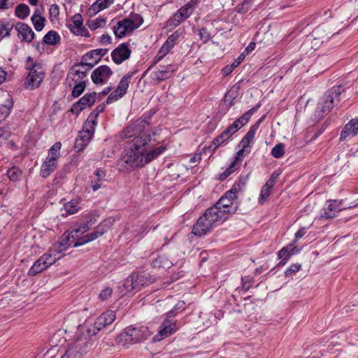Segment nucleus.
<instances>
[{
	"label": "nucleus",
	"mask_w": 358,
	"mask_h": 358,
	"mask_svg": "<svg viewBox=\"0 0 358 358\" xmlns=\"http://www.w3.org/2000/svg\"><path fill=\"white\" fill-rule=\"evenodd\" d=\"M156 133L152 131L150 136H147L144 141H141V145H137V140L132 144L135 151H127L118 162L119 169L123 172H129L136 168L143 166L149 163L161 153H162L166 148L160 145L148 152V150L152 148L155 145Z\"/></svg>",
	"instance_id": "nucleus-1"
},
{
	"label": "nucleus",
	"mask_w": 358,
	"mask_h": 358,
	"mask_svg": "<svg viewBox=\"0 0 358 358\" xmlns=\"http://www.w3.org/2000/svg\"><path fill=\"white\" fill-rule=\"evenodd\" d=\"M115 316V311L107 310L99 315L94 324L80 325L76 335V345L90 348L92 345V338L100 330L111 324L114 322Z\"/></svg>",
	"instance_id": "nucleus-2"
},
{
	"label": "nucleus",
	"mask_w": 358,
	"mask_h": 358,
	"mask_svg": "<svg viewBox=\"0 0 358 358\" xmlns=\"http://www.w3.org/2000/svg\"><path fill=\"white\" fill-rule=\"evenodd\" d=\"M151 334L148 327L130 325L124 328L117 336L116 342L117 345L127 349L133 345L144 342Z\"/></svg>",
	"instance_id": "nucleus-3"
},
{
	"label": "nucleus",
	"mask_w": 358,
	"mask_h": 358,
	"mask_svg": "<svg viewBox=\"0 0 358 358\" xmlns=\"http://www.w3.org/2000/svg\"><path fill=\"white\" fill-rule=\"evenodd\" d=\"M152 132L150 124L144 120L138 119L127 126L120 133L121 138H131L127 142V152L135 151L136 150L132 146L135 141L137 140L138 143L136 144L140 145L141 141H144Z\"/></svg>",
	"instance_id": "nucleus-4"
},
{
	"label": "nucleus",
	"mask_w": 358,
	"mask_h": 358,
	"mask_svg": "<svg viewBox=\"0 0 358 358\" xmlns=\"http://www.w3.org/2000/svg\"><path fill=\"white\" fill-rule=\"evenodd\" d=\"M341 93V86L332 87L325 93L316 110L315 115L318 119L322 118L326 114L329 113L335 104L341 101L340 96Z\"/></svg>",
	"instance_id": "nucleus-5"
},
{
	"label": "nucleus",
	"mask_w": 358,
	"mask_h": 358,
	"mask_svg": "<svg viewBox=\"0 0 358 358\" xmlns=\"http://www.w3.org/2000/svg\"><path fill=\"white\" fill-rule=\"evenodd\" d=\"M143 23V18L138 14L130 15L128 18L123 19L117 22L113 27V32L116 37L121 38L131 34Z\"/></svg>",
	"instance_id": "nucleus-6"
},
{
	"label": "nucleus",
	"mask_w": 358,
	"mask_h": 358,
	"mask_svg": "<svg viewBox=\"0 0 358 358\" xmlns=\"http://www.w3.org/2000/svg\"><path fill=\"white\" fill-rule=\"evenodd\" d=\"M99 215L94 213H90L83 217V220L74 224L71 234L66 236V242L64 243L65 239H63L62 245L65 246L67 244H71L68 242L73 243L75 237H78L87 232L92 225L97 221Z\"/></svg>",
	"instance_id": "nucleus-7"
},
{
	"label": "nucleus",
	"mask_w": 358,
	"mask_h": 358,
	"mask_svg": "<svg viewBox=\"0 0 358 358\" xmlns=\"http://www.w3.org/2000/svg\"><path fill=\"white\" fill-rule=\"evenodd\" d=\"M198 4L197 0H190L182 6L166 22L167 27H176L182 22L187 19L194 12Z\"/></svg>",
	"instance_id": "nucleus-8"
},
{
	"label": "nucleus",
	"mask_w": 358,
	"mask_h": 358,
	"mask_svg": "<svg viewBox=\"0 0 358 358\" xmlns=\"http://www.w3.org/2000/svg\"><path fill=\"white\" fill-rule=\"evenodd\" d=\"M62 144L55 143L49 150L48 155L41 168V175L43 178L48 177L57 166V160L59 157Z\"/></svg>",
	"instance_id": "nucleus-9"
},
{
	"label": "nucleus",
	"mask_w": 358,
	"mask_h": 358,
	"mask_svg": "<svg viewBox=\"0 0 358 358\" xmlns=\"http://www.w3.org/2000/svg\"><path fill=\"white\" fill-rule=\"evenodd\" d=\"M173 316V310L168 313L166 318L161 324L158 333L152 338L154 342L162 341L173 334L177 330L178 327L175 322H172L169 318Z\"/></svg>",
	"instance_id": "nucleus-10"
},
{
	"label": "nucleus",
	"mask_w": 358,
	"mask_h": 358,
	"mask_svg": "<svg viewBox=\"0 0 358 358\" xmlns=\"http://www.w3.org/2000/svg\"><path fill=\"white\" fill-rule=\"evenodd\" d=\"M329 27L319 26L315 28L311 34L307 37V41L312 43V48L316 49L321 43L330 38L331 32Z\"/></svg>",
	"instance_id": "nucleus-11"
},
{
	"label": "nucleus",
	"mask_w": 358,
	"mask_h": 358,
	"mask_svg": "<svg viewBox=\"0 0 358 358\" xmlns=\"http://www.w3.org/2000/svg\"><path fill=\"white\" fill-rule=\"evenodd\" d=\"M134 72H131L122 78L116 89L108 96L106 101L108 103H111L113 101H117V99L122 98L127 93L130 83V79L134 76Z\"/></svg>",
	"instance_id": "nucleus-12"
},
{
	"label": "nucleus",
	"mask_w": 358,
	"mask_h": 358,
	"mask_svg": "<svg viewBox=\"0 0 358 358\" xmlns=\"http://www.w3.org/2000/svg\"><path fill=\"white\" fill-rule=\"evenodd\" d=\"M67 27L75 35L85 37L90 36L87 29L83 26V20L80 14L74 15L71 21L68 23Z\"/></svg>",
	"instance_id": "nucleus-13"
},
{
	"label": "nucleus",
	"mask_w": 358,
	"mask_h": 358,
	"mask_svg": "<svg viewBox=\"0 0 358 358\" xmlns=\"http://www.w3.org/2000/svg\"><path fill=\"white\" fill-rule=\"evenodd\" d=\"M44 78V72L43 67H36L34 70L29 72L25 80V86L29 89L37 88L43 81Z\"/></svg>",
	"instance_id": "nucleus-14"
},
{
	"label": "nucleus",
	"mask_w": 358,
	"mask_h": 358,
	"mask_svg": "<svg viewBox=\"0 0 358 358\" xmlns=\"http://www.w3.org/2000/svg\"><path fill=\"white\" fill-rule=\"evenodd\" d=\"M206 219L214 226L217 222H223L228 217L220 208L217 207L215 204L212 207L208 208L203 213Z\"/></svg>",
	"instance_id": "nucleus-15"
},
{
	"label": "nucleus",
	"mask_w": 358,
	"mask_h": 358,
	"mask_svg": "<svg viewBox=\"0 0 358 358\" xmlns=\"http://www.w3.org/2000/svg\"><path fill=\"white\" fill-rule=\"evenodd\" d=\"M131 53V50L129 49V45L125 43H122L112 51L111 57L116 64H120L129 58Z\"/></svg>",
	"instance_id": "nucleus-16"
},
{
	"label": "nucleus",
	"mask_w": 358,
	"mask_h": 358,
	"mask_svg": "<svg viewBox=\"0 0 358 358\" xmlns=\"http://www.w3.org/2000/svg\"><path fill=\"white\" fill-rule=\"evenodd\" d=\"M96 99V92L86 94L85 96L80 98L78 102H76L72 106L71 109V112L74 114L78 115L84 108L92 106L94 103Z\"/></svg>",
	"instance_id": "nucleus-17"
},
{
	"label": "nucleus",
	"mask_w": 358,
	"mask_h": 358,
	"mask_svg": "<svg viewBox=\"0 0 358 358\" xmlns=\"http://www.w3.org/2000/svg\"><path fill=\"white\" fill-rule=\"evenodd\" d=\"M113 71L106 65H102L94 69L91 75V78L95 84H103L112 76Z\"/></svg>",
	"instance_id": "nucleus-18"
},
{
	"label": "nucleus",
	"mask_w": 358,
	"mask_h": 358,
	"mask_svg": "<svg viewBox=\"0 0 358 358\" xmlns=\"http://www.w3.org/2000/svg\"><path fill=\"white\" fill-rule=\"evenodd\" d=\"M17 31V36L22 41L30 43L33 41L35 34L31 28L24 22H17L14 26Z\"/></svg>",
	"instance_id": "nucleus-19"
},
{
	"label": "nucleus",
	"mask_w": 358,
	"mask_h": 358,
	"mask_svg": "<svg viewBox=\"0 0 358 358\" xmlns=\"http://www.w3.org/2000/svg\"><path fill=\"white\" fill-rule=\"evenodd\" d=\"M213 227V226L206 219V216L202 215L194 225L192 233L196 236H201L208 233Z\"/></svg>",
	"instance_id": "nucleus-20"
},
{
	"label": "nucleus",
	"mask_w": 358,
	"mask_h": 358,
	"mask_svg": "<svg viewBox=\"0 0 358 358\" xmlns=\"http://www.w3.org/2000/svg\"><path fill=\"white\" fill-rule=\"evenodd\" d=\"M215 205L227 215L234 214L238 210L236 201L229 200L227 197L222 196Z\"/></svg>",
	"instance_id": "nucleus-21"
},
{
	"label": "nucleus",
	"mask_w": 358,
	"mask_h": 358,
	"mask_svg": "<svg viewBox=\"0 0 358 358\" xmlns=\"http://www.w3.org/2000/svg\"><path fill=\"white\" fill-rule=\"evenodd\" d=\"M358 134V120L352 119L345 124L341 133L340 140L344 141L349 136H355Z\"/></svg>",
	"instance_id": "nucleus-22"
},
{
	"label": "nucleus",
	"mask_w": 358,
	"mask_h": 358,
	"mask_svg": "<svg viewBox=\"0 0 358 358\" xmlns=\"http://www.w3.org/2000/svg\"><path fill=\"white\" fill-rule=\"evenodd\" d=\"M77 337L71 344L69 348L60 358H80L83 352L87 349V347H78L76 345Z\"/></svg>",
	"instance_id": "nucleus-23"
},
{
	"label": "nucleus",
	"mask_w": 358,
	"mask_h": 358,
	"mask_svg": "<svg viewBox=\"0 0 358 358\" xmlns=\"http://www.w3.org/2000/svg\"><path fill=\"white\" fill-rule=\"evenodd\" d=\"M174 72L175 69L173 68L172 65L170 64L168 65L166 68H163L162 69L152 72L151 74V78L153 80L161 82L170 78Z\"/></svg>",
	"instance_id": "nucleus-24"
},
{
	"label": "nucleus",
	"mask_w": 358,
	"mask_h": 358,
	"mask_svg": "<svg viewBox=\"0 0 358 358\" xmlns=\"http://www.w3.org/2000/svg\"><path fill=\"white\" fill-rule=\"evenodd\" d=\"M132 275L134 276L136 290H139L142 287L153 282V279L148 273H132Z\"/></svg>",
	"instance_id": "nucleus-25"
},
{
	"label": "nucleus",
	"mask_w": 358,
	"mask_h": 358,
	"mask_svg": "<svg viewBox=\"0 0 358 358\" xmlns=\"http://www.w3.org/2000/svg\"><path fill=\"white\" fill-rule=\"evenodd\" d=\"M245 185V179L241 178L238 182H236L231 189L227 191L225 194L222 197H227L229 200L236 201V194L239 192H242L243 187Z\"/></svg>",
	"instance_id": "nucleus-26"
},
{
	"label": "nucleus",
	"mask_w": 358,
	"mask_h": 358,
	"mask_svg": "<svg viewBox=\"0 0 358 358\" xmlns=\"http://www.w3.org/2000/svg\"><path fill=\"white\" fill-rule=\"evenodd\" d=\"M101 236H103L101 234V233L95 228L93 232L86 234V235L79 238L74 243V247L83 245L85 243H87L89 242H91L92 241L97 239L98 238H99Z\"/></svg>",
	"instance_id": "nucleus-27"
},
{
	"label": "nucleus",
	"mask_w": 358,
	"mask_h": 358,
	"mask_svg": "<svg viewBox=\"0 0 358 358\" xmlns=\"http://www.w3.org/2000/svg\"><path fill=\"white\" fill-rule=\"evenodd\" d=\"M45 258V256H41L38 260H36L29 270L28 275L34 276L47 268L48 266L44 260Z\"/></svg>",
	"instance_id": "nucleus-28"
},
{
	"label": "nucleus",
	"mask_w": 358,
	"mask_h": 358,
	"mask_svg": "<svg viewBox=\"0 0 358 358\" xmlns=\"http://www.w3.org/2000/svg\"><path fill=\"white\" fill-rule=\"evenodd\" d=\"M341 210V208L337 201H329L327 206L325 208L324 214L322 216L327 219L331 218L335 216L336 212Z\"/></svg>",
	"instance_id": "nucleus-29"
},
{
	"label": "nucleus",
	"mask_w": 358,
	"mask_h": 358,
	"mask_svg": "<svg viewBox=\"0 0 358 358\" xmlns=\"http://www.w3.org/2000/svg\"><path fill=\"white\" fill-rule=\"evenodd\" d=\"M87 74H84L83 71L77 70L76 67H71L68 73V79H71L76 84H80L85 82V78Z\"/></svg>",
	"instance_id": "nucleus-30"
},
{
	"label": "nucleus",
	"mask_w": 358,
	"mask_h": 358,
	"mask_svg": "<svg viewBox=\"0 0 358 358\" xmlns=\"http://www.w3.org/2000/svg\"><path fill=\"white\" fill-rule=\"evenodd\" d=\"M106 49H96L91 51L89 53H87L83 57V60L87 61L90 59H93L94 64H96L103 55H105L107 52Z\"/></svg>",
	"instance_id": "nucleus-31"
},
{
	"label": "nucleus",
	"mask_w": 358,
	"mask_h": 358,
	"mask_svg": "<svg viewBox=\"0 0 358 358\" xmlns=\"http://www.w3.org/2000/svg\"><path fill=\"white\" fill-rule=\"evenodd\" d=\"M114 0H96L90 7V12L96 14L101 10L107 8Z\"/></svg>",
	"instance_id": "nucleus-32"
},
{
	"label": "nucleus",
	"mask_w": 358,
	"mask_h": 358,
	"mask_svg": "<svg viewBox=\"0 0 358 358\" xmlns=\"http://www.w3.org/2000/svg\"><path fill=\"white\" fill-rule=\"evenodd\" d=\"M13 106V101L12 98L8 96L5 103L0 106V118L5 120L10 113V110Z\"/></svg>",
	"instance_id": "nucleus-33"
},
{
	"label": "nucleus",
	"mask_w": 358,
	"mask_h": 358,
	"mask_svg": "<svg viewBox=\"0 0 358 358\" xmlns=\"http://www.w3.org/2000/svg\"><path fill=\"white\" fill-rule=\"evenodd\" d=\"M79 202L78 200H72L64 205L62 215L67 216L77 213L79 210Z\"/></svg>",
	"instance_id": "nucleus-34"
},
{
	"label": "nucleus",
	"mask_w": 358,
	"mask_h": 358,
	"mask_svg": "<svg viewBox=\"0 0 358 358\" xmlns=\"http://www.w3.org/2000/svg\"><path fill=\"white\" fill-rule=\"evenodd\" d=\"M31 22L34 24L35 29L37 31H41L44 27L45 18L41 15L39 10H36L32 15Z\"/></svg>",
	"instance_id": "nucleus-35"
},
{
	"label": "nucleus",
	"mask_w": 358,
	"mask_h": 358,
	"mask_svg": "<svg viewBox=\"0 0 358 358\" xmlns=\"http://www.w3.org/2000/svg\"><path fill=\"white\" fill-rule=\"evenodd\" d=\"M240 166V160L238 159V157H236L233 162L230 164V165L227 168V169L220 175V180H224L228 176H229L232 173L235 171Z\"/></svg>",
	"instance_id": "nucleus-36"
},
{
	"label": "nucleus",
	"mask_w": 358,
	"mask_h": 358,
	"mask_svg": "<svg viewBox=\"0 0 358 358\" xmlns=\"http://www.w3.org/2000/svg\"><path fill=\"white\" fill-rule=\"evenodd\" d=\"M122 288L123 289L121 290L122 294H127L129 292L137 291L132 273L125 279Z\"/></svg>",
	"instance_id": "nucleus-37"
},
{
	"label": "nucleus",
	"mask_w": 358,
	"mask_h": 358,
	"mask_svg": "<svg viewBox=\"0 0 358 358\" xmlns=\"http://www.w3.org/2000/svg\"><path fill=\"white\" fill-rule=\"evenodd\" d=\"M60 36L55 31H48L43 37V42L45 44L54 45L60 41Z\"/></svg>",
	"instance_id": "nucleus-38"
},
{
	"label": "nucleus",
	"mask_w": 358,
	"mask_h": 358,
	"mask_svg": "<svg viewBox=\"0 0 358 358\" xmlns=\"http://www.w3.org/2000/svg\"><path fill=\"white\" fill-rule=\"evenodd\" d=\"M273 179L268 180L262 189L259 202L263 203L269 196L271 189L273 188Z\"/></svg>",
	"instance_id": "nucleus-39"
},
{
	"label": "nucleus",
	"mask_w": 358,
	"mask_h": 358,
	"mask_svg": "<svg viewBox=\"0 0 358 358\" xmlns=\"http://www.w3.org/2000/svg\"><path fill=\"white\" fill-rule=\"evenodd\" d=\"M60 251L57 250H50L48 252L43 254L42 256H45L44 259L48 267L52 265L57 260L60 259V257H56L57 254H59Z\"/></svg>",
	"instance_id": "nucleus-40"
},
{
	"label": "nucleus",
	"mask_w": 358,
	"mask_h": 358,
	"mask_svg": "<svg viewBox=\"0 0 358 358\" xmlns=\"http://www.w3.org/2000/svg\"><path fill=\"white\" fill-rule=\"evenodd\" d=\"M152 264L154 267H162L164 268H170L173 265L171 261L165 256H160L155 259L152 261Z\"/></svg>",
	"instance_id": "nucleus-41"
},
{
	"label": "nucleus",
	"mask_w": 358,
	"mask_h": 358,
	"mask_svg": "<svg viewBox=\"0 0 358 358\" xmlns=\"http://www.w3.org/2000/svg\"><path fill=\"white\" fill-rule=\"evenodd\" d=\"M13 27V24L9 22H0V39L10 36Z\"/></svg>",
	"instance_id": "nucleus-42"
},
{
	"label": "nucleus",
	"mask_w": 358,
	"mask_h": 358,
	"mask_svg": "<svg viewBox=\"0 0 358 358\" xmlns=\"http://www.w3.org/2000/svg\"><path fill=\"white\" fill-rule=\"evenodd\" d=\"M29 14V8L27 5L21 3L15 8V15L20 19L26 18Z\"/></svg>",
	"instance_id": "nucleus-43"
},
{
	"label": "nucleus",
	"mask_w": 358,
	"mask_h": 358,
	"mask_svg": "<svg viewBox=\"0 0 358 358\" xmlns=\"http://www.w3.org/2000/svg\"><path fill=\"white\" fill-rule=\"evenodd\" d=\"M22 171L17 167H12L7 171V175L10 180L13 181H17L22 178Z\"/></svg>",
	"instance_id": "nucleus-44"
},
{
	"label": "nucleus",
	"mask_w": 358,
	"mask_h": 358,
	"mask_svg": "<svg viewBox=\"0 0 358 358\" xmlns=\"http://www.w3.org/2000/svg\"><path fill=\"white\" fill-rule=\"evenodd\" d=\"M180 36V33L179 30H177L168 37L167 40L165 41L164 44L169 48L172 49L176 44L177 41L178 40Z\"/></svg>",
	"instance_id": "nucleus-45"
},
{
	"label": "nucleus",
	"mask_w": 358,
	"mask_h": 358,
	"mask_svg": "<svg viewBox=\"0 0 358 358\" xmlns=\"http://www.w3.org/2000/svg\"><path fill=\"white\" fill-rule=\"evenodd\" d=\"M94 133V132H93L92 129H87L84 128L83 130L80 132L79 137L78 138L88 144L91 141Z\"/></svg>",
	"instance_id": "nucleus-46"
},
{
	"label": "nucleus",
	"mask_w": 358,
	"mask_h": 358,
	"mask_svg": "<svg viewBox=\"0 0 358 358\" xmlns=\"http://www.w3.org/2000/svg\"><path fill=\"white\" fill-rule=\"evenodd\" d=\"M285 154V145L282 143H278L271 150V155L275 158H280Z\"/></svg>",
	"instance_id": "nucleus-47"
},
{
	"label": "nucleus",
	"mask_w": 358,
	"mask_h": 358,
	"mask_svg": "<svg viewBox=\"0 0 358 358\" xmlns=\"http://www.w3.org/2000/svg\"><path fill=\"white\" fill-rule=\"evenodd\" d=\"M106 24V20L104 18H96L94 20L88 22V27L91 30H96L99 27H104Z\"/></svg>",
	"instance_id": "nucleus-48"
},
{
	"label": "nucleus",
	"mask_w": 358,
	"mask_h": 358,
	"mask_svg": "<svg viewBox=\"0 0 358 358\" xmlns=\"http://www.w3.org/2000/svg\"><path fill=\"white\" fill-rule=\"evenodd\" d=\"M259 107V106L257 105V106L252 108L251 109H250L249 110L245 112L241 117H239V120L241 121V122L243 124V125L245 124L248 122V120H250V118L251 117L252 114L257 110Z\"/></svg>",
	"instance_id": "nucleus-49"
},
{
	"label": "nucleus",
	"mask_w": 358,
	"mask_h": 358,
	"mask_svg": "<svg viewBox=\"0 0 358 358\" xmlns=\"http://www.w3.org/2000/svg\"><path fill=\"white\" fill-rule=\"evenodd\" d=\"M112 225V222L110 220H105L102 222H101L96 229L99 230L102 235H103L106 232L108 231Z\"/></svg>",
	"instance_id": "nucleus-50"
},
{
	"label": "nucleus",
	"mask_w": 358,
	"mask_h": 358,
	"mask_svg": "<svg viewBox=\"0 0 358 358\" xmlns=\"http://www.w3.org/2000/svg\"><path fill=\"white\" fill-rule=\"evenodd\" d=\"M86 87V83L82 82L80 84H76L74 87L73 88L71 94L73 97L79 96L85 90Z\"/></svg>",
	"instance_id": "nucleus-51"
},
{
	"label": "nucleus",
	"mask_w": 358,
	"mask_h": 358,
	"mask_svg": "<svg viewBox=\"0 0 358 358\" xmlns=\"http://www.w3.org/2000/svg\"><path fill=\"white\" fill-rule=\"evenodd\" d=\"M94 66V64L88 63L85 60H83L79 64L74 65L73 67H76L77 70L83 71L84 74H86L87 71L91 69Z\"/></svg>",
	"instance_id": "nucleus-52"
},
{
	"label": "nucleus",
	"mask_w": 358,
	"mask_h": 358,
	"mask_svg": "<svg viewBox=\"0 0 358 358\" xmlns=\"http://www.w3.org/2000/svg\"><path fill=\"white\" fill-rule=\"evenodd\" d=\"M261 120H259L256 124L252 125L246 135L244 136L246 139L249 140L252 142L255 138V133L259 127V123L261 122Z\"/></svg>",
	"instance_id": "nucleus-53"
},
{
	"label": "nucleus",
	"mask_w": 358,
	"mask_h": 358,
	"mask_svg": "<svg viewBox=\"0 0 358 358\" xmlns=\"http://www.w3.org/2000/svg\"><path fill=\"white\" fill-rule=\"evenodd\" d=\"M112 293H113L112 288L108 287H105L100 292V293L99 294L98 298L101 301H106L111 296Z\"/></svg>",
	"instance_id": "nucleus-54"
},
{
	"label": "nucleus",
	"mask_w": 358,
	"mask_h": 358,
	"mask_svg": "<svg viewBox=\"0 0 358 358\" xmlns=\"http://www.w3.org/2000/svg\"><path fill=\"white\" fill-rule=\"evenodd\" d=\"M171 50V48H169L164 44L157 54V56L155 57V62H158L161 59H162L165 57V55H166L170 52Z\"/></svg>",
	"instance_id": "nucleus-55"
},
{
	"label": "nucleus",
	"mask_w": 358,
	"mask_h": 358,
	"mask_svg": "<svg viewBox=\"0 0 358 358\" xmlns=\"http://www.w3.org/2000/svg\"><path fill=\"white\" fill-rule=\"evenodd\" d=\"M50 18L51 20L56 19L59 15V8L58 5L54 3L49 8Z\"/></svg>",
	"instance_id": "nucleus-56"
},
{
	"label": "nucleus",
	"mask_w": 358,
	"mask_h": 358,
	"mask_svg": "<svg viewBox=\"0 0 358 358\" xmlns=\"http://www.w3.org/2000/svg\"><path fill=\"white\" fill-rule=\"evenodd\" d=\"M199 36L203 43H207L210 39V34L206 28H201L199 30Z\"/></svg>",
	"instance_id": "nucleus-57"
},
{
	"label": "nucleus",
	"mask_w": 358,
	"mask_h": 358,
	"mask_svg": "<svg viewBox=\"0 0 358 358\" xmlns=\"http://www.w3.org/2000/svg\"><path fill=\"white\" fill-rule=\"evenodd\" d=\"M36 67H42V66L39 64L35 63L31 57H27L26 62V69L29 70V72H30L31 70L35 69V68Z\"/></svg>",
	"instance_id": "nucleus-58"
},
{
	"label": "nucleus",
	"mask_w": 358,
	"mask_h": 358,
	"mask_svg": "<svg viewBox=\"0 0 358 358\" xmlns=\"http://www.w3.org/2000/svg\"><path fill=\"white\" fill-rule=\"evenodd\" d=\"M96 125V121L94 118H90V116L88 117L87 121L85 122L84 124V128L87 129H92L93 132H94V128Z\"/></svg>",
	"instance_id": "nucleus-59"
},
{
	"label": "nucleus",
	"mask_w": 358,
	"mask_h": 358,
	"mask_svg": "<svg viewBox=\"0 0 358 358\" xmlns=\"http://www.w3.org/2000/svg\"><path fill=\"white\" fill-rule=\"evenodd\" d=\"M301 267V265L299 264H294L291 265L285 271V275H289L290 274L294 273L297 272Z\"/></svg>",
	"instance_id": "nucleus-60"
},
{
	"label": "nucleus",
	"mask_w": 358,
	"mask_h": 358,
	"mask_svg": "<svg viewBox=\"0 0 358 358\" xmlns=\"http://www.w3.org/2000/svg\"><path fill=\"white\" fill-rule=\"evenodd\" d=\"M104 106L103 105H99L98 106L96 109L94 110V112H92L90 115V118H94V119H96L97 116L99 115V113H102L103 110H104Z\"/></svg>",
	"instance_id": "nucleus-61"
},
{
	"label": "nucleus",
	"mask_w": 358,
	"mask_h": 358,
	"mask_svg": "<svg viewBox=\"0 0 358 358\" xmlns=\"http://www.w3.org/2000/svg\"><path fill=\"white\" fill-rule=\"evenodd\" d=\"M243 126V124L241 122V121L239 120V118H238L229 127H231V129L233 130L234 131H235V133H236Z\"/></svg>",
	"instance_id": "nucleus-62"
},
{
	"label": "nucleus",
	"mask_w": 358,
	"mask_h": 358,
	"mask_svg": "<svg viewBox=\"0 0 358 358\" xmlns=\"http://www.w3.org/2000/svg\"><path fill=\"white\" fill-rule=\"evenodd\" d=\"M223 143V140L220 139V137L218 136L209 145V148L213 150H215L218 146H220Z\"/></svg>",
	"instance_id": "nucleus-63"
},
{
	"label": "nucleus",
	"mask_w": 358,
	"mask_h": 358,
	"mask_svg": "<svg viewBox=\"0 0 358 358\" xmlns=\"http://www.w3.org/2000/svg\"><path fill=\"white\" fill-rule=\"evenodd\" d=\"M111 37L109 34H103L100 38V43L103 45L111 43Z\"/></svg>",
	"instance_id": "nucleus-64"
}]
</instances>
